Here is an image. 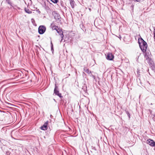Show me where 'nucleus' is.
Returning a JSON list of instances; mask_svg holds the SVG:
<instances>
[{"label":"nucleus","instance_id":"1","mask_svg":"<svg viewBox=\"0 0 155 155\" xmlns=\"http://www.w3.org/2000/svg\"><path fill=\"white\" fill-rule=\"evenodd\" d=\"M138 42L140 47L142 51L143 52L146 51V49L147 47V45L146 42L141 38L138 39Z\"/></svg>","mask_w":155,"mask_h":155},{"label":"nucleus","instance_id":"2","mask_svg":"<svg viewBox=\"0 0 155 155\" xmlns=\"http://www.w3.org/2000/svg\"><path fill=\"white\" fill-rule=\"evenodd\" d=\"M46 28L45 26L44 25H40L39 26L38 28V33L40 34H42L44 33L46 31Z\"/></svg>","mask_w":155,"mask_h":155},{"label":"nucleus","instance_id":"3","mask_svg":"<svg viewBox=\"0 0 155 155\" xmlns=\"http://www.w3.org/2000/svg\"><path fill=\"white\" fill-rule=\"evenodd\" d=\"M145 58L149 65L151 66H152L153 64V62L151 58V57H147V58Z\"/></svg>","mask_w":155,"mask_h":155},{"label":"nucleus","instance_id":"4","mask_svg":"<svg viewBox=\"0 0 155 155\" xmlns=\"http://www.w3.org/2000/svg\"><path fill=\"white\" fill-rule=\"evenodd\" d=\"M146 143L150 145L151 146H155V142L152 140L150 139H148L147 140Z\"/></svg>","mask_w":155,"mask_h":155},{"label":"nucleus","instance_id":"5","mask_svg":"<svg viewBox=\"0 0 155 155\" xmlns=\"http://www.w3.org/2000/svg\"><path fill=\"white\" fill-rule=\"evenodd\" d=\"M106 58L107 60H112L114 58V56L111 53H108L106 55Z\"/></svg>","mask_w":155,"mask_h":155},{"label":"nucleus","instance_id":"6","mask_svg":"<svg viewBox=\"0 0 155 155\" xmlns=\"http://www.w3.org/2000/svg\"><path fill=\"white\" fill-rule=\"evenodd\" d=\"M64 35L63 32L61 29H60L59 28V38H61V42L63 40Z\"/></svg>","mask_w":155,"mask_h":155},{"label":"nucleus","instance_id":"7","mask_svg":"<svg viewBox=\"0 0 155 155\" xmlns=\"http://www.w3.org/2000/svg\"><path fill=\"white\" fill-rule=\"evenodd\" d=\"M50 26L53 30H56L57 32L58 33V30L57 29L58 26L56 25L54 22H53L52 23H51Z\"/></svg>","mask_w":155,"mask_h":155},{"label":"nucleus","instance_id":"8","mask_svg":"<svg viewBox=\"0 0 155 155\" xmlns=\"http://www.w3.org/2000/svg\"><path fill=\"white\" fill-rule=\"evenodd\" d=\"M57 85L58 84H57V82H55L54 94H55V95L58 96V88Z\"/></svg>","mask_w":155,"mask_h":155},{"label":"nucleus","instance_id":"9","mask_svg":"<svg viewBox=\"0 0 155 155\" xmlns=\"http://www.w3.org/2000/svg\"><path fill=\"white\" fill-rule=\"evenodd\" d=\"M48 124V121L46 122L41 127V129L43 130H45L47 129V125Z\"/></svg>","mask_w":155,"mask_h":155},{"label":"nucleus","instance_id":"10","mask_svg":"<svg viewBox=\"0 0 155 155\" xmlns=\"http://www.w3.org/2000/svg\"><path fill=\"white\" fill-rule=\"evenodd\" d=\"M144 52H145V54H144L145 58H147V57H150L151 54V53L150 51H145Z\"/></svg>","mask_w":155,"mask_h":155},{"label":"nucleus","instance_id":"11","mask_svg":"<svg viewBox=\"0 0 155 155\" xmlns=\"http://www.w3.org/2000/svg\"><path fill=\"white\" fill-rule=\"evenodd\" d=\"M70 3L72 8H74V6L76 5L75 2L74 0H69Z\"/></svg>","mask_w":155,"mask_h":155},{"label":"nucleus","instance_id":"12","mask_svg":"<svg viewBox=\"0 0 155 155\" xmlns=\"http://www.w3.org/2000/svg\"><path fill=\"white\" fill-rule=\"evenodd\" d=\"M52 14L54 17V18L57 21L58 19V15L57 12L55 11L53 12Z\"/></svg>","mask_w":155,"mask_h":155},{"label":"nucleus","instance_id":"13","mask_svg":"<svg viewBox=\"0 0 155 155\" xmlns=\"http://www.w3.org/2000/svg\"><path fill=\"white\" fill-rule=\"evenodd\" d=\"M6 1L8 4H9L10 5L12 6L13 8H14V6H13L12 3L10 2V0H6Z\"/></svg>","mask_w":155,"mask_h":155},{"label":"nucleus","instance_id":"14","mask_svg":"<svg viewBox=\"0 0 155 155\" xmlns=\"http://www.w3.org/2000/svg\"><path fill=\"white\" fill-rule=\"evenodd\" d=\"M25 12L28 14H30L32 13V12L30 11L28 9H27L26 8H25Z\"/></svg>","mask_w":155,"mask_h":155},{"label":"nucleus","instance_id":"15","mask_svg":"<svg viewBox=\"0 0 155 155\" xmlns=\"http://www.w3.org/2000/svg\"><path fill=\"white\" fill-rule=\"evenodd\" d=\"M51 51H52V52L53 53V51H54L53 50V44L52 43V41H51Z\"/></svg>","mask_w":155,"mask_h":155},{"label":"nucleus","instance_id":"16","mask_svg":"<svg viewBox=\"0 0 155 155\" xmlns=\"http://www.w3.org/2000/svg\"><path fill=\"white\" fill-rule=\"evenodd\" d=\"M85 72L88 74H90L91 73V71H89V69H87L85 71Z\"/></svg>","mask_w":155,"mask_h":155},{"label":"nucleus","instance_id":"17","mask_svg":"<svg viewBox=\"0 0 155 155\" xmlns=\"http://www.w3.org/2000/svg\"><path fill=\"white\" fill-rule=\"evenodd\" d=\"M151 68L153 70H155V65L154 64L152 65V66H150Z\"/></svg>","mask_w":155,"mask_h":155},{"label":"nucleus","instance_id":"18","mask_svg":"<svg viewBox=\"0 0 155 155\" xmlns=\"http://www.w3.org/2000/svg\"><path fill=\"white\" fill-rule=\"evenodd\" d=\"M126 113L127 114V115L128 116L129 118H130V114L127 111H126Z\"/></svg>","mask_w":155,"mask_h":155},{"label":"nucleus","instance_id":"19","mask_svg":"<svg viewBox=\"0 0 155 155\" xmlns=\"http://www.w3.org/2000/svg\"><path fill=\"white\" fill-rule=\"evenodd\" d=\"M52 2L54 3H57L58 2V0H50Z\"/></svg>","mask_w":155,"mask_h":155},{"label":"nucleus","instance_id":"20","mask_svg":"<svg viewBox=\"0 0 155 155\" xmlns=\"http://www.w3.org/2000/svg\"><path fill=\"white\" fill-rule=\"evenodd\" d=\"M153 35H154V41H155V27L154 28L153 30Z\"/></svg>","mask_w":155,"mask_h":155},{"label":"nucleus","instance_id":"21","mask_svg":"<svg viewBox=\"0 0 155 155\" xmlns=\"http://www.w3.org/2000/svg\"><path fill=\"white\" fill-rule=\"evenodd\" d=\"M13 6H14V8H13L14 9H15L16 8H17L19 9H20V8H19L17 6V5H13Z\"/></svg>","mask_w":155,"mask_h":155},{"label":"nucleus","instance_id":"22","mask_svg":"<svg viewBox=\"0 0 155 155\" xmlns=\"http://www.w3.org/2000/svg\"><path fill=\"white\" fill-rule=\"evenodd\" d=\"M59 97H60L61 99H62V98L63 97L61 95V94L60 93H59Z\"/></svg>","mask_w":155,"mask_h":155},{"label":"nucleus","instance_id":"23","mask_svg":"<svg viewBox=\"0 0 155 155\" xmlns=\"http://www.w3.org/2000/svg\"><path fill=\"white\" fill-rule=\"evenodd\" d=\"M135 0L136 2H140L143 1L144 0Z\"/></svg>","mask_w":155,"mask_h":155},{"label":"nucleus","instance_id":"24","mask_svg":"<svg viewBox=\"0 0 155 155\" xmlns=\"http://www.w3.org/2000/svg\"><path fill=\"white\" fill-rule=\"evenodd\" d=\"M31 20L32 22H33V21H35L34 20L33 18L31 19Z\"/></svg>","mask_w":155,"mask_h":155},{"label":"nucleus","instance_id":"25","mask_svg":"<svg viewBox=\"0 0 155 155\" xmlns=\"http://www.w3.org/2000/svg\"><path fill=\"white\" fill-rule=\"evenodd\" d=\"M62 124H64V121L63 120H62Z\"/></svg>","mask_w":155,"mask_h":155},{"label":"nucleus","instance_id":"26","mask_svg":"<svg viewBox=\"0 0 155 155\" xmlns=\"http://www.w3.org/2000/svg\"><path fill=\"white\" fill-rule=\"evenodd\" d=\"M91 75L94 78H95V76L93 75L92 74H91Z\"/></svg>","mask_w":155,"mask_h":155},{"label":"nucleus","instance_id":"27","mask_svg":"<svg viewBox=\"0 0 155 155\" xmlns=\"http://www.w3.org/2000/svg\"><path fill=\"white\" fill-rule=\"evenodd\" d=\"M89 10H90V11H91V8H89Z\"/></svg>","mask_w":155,"mask_h":155},{"label":"nucleus","instance_id":"28","mask_svg":"<svg viewBox=\"0 0 155 155\" xmlns=\"http://www.w3.org/2000/svg\"><path fill=\"white\" fill-rule=\"evenodd\" d=\"M54 100L55 102H56V101H55V99H54Z\"/></svg>","mask_w":155,"mask_h":155},{"label":"nucleus","instance_id":"29","mask_svg":"<svg viewBox=\"0 0 155 155\" xmlns=\"http://www.w3.org/2000/svg\"><path fill=\"white\" fill-rule=\"evenodd\" d=\"M11 6V8H12V6Z\"/></svg>","mask_w":155,"mask_h":155},{"label":"nucleus","instance_id":"30","mask_svg":"<svg viewBox=\"0 0 155 155\" xmlns=\"http://www.w3.org/2000/svg\"><path fill=\"white\" fill-rule=\"evenodd\" d=\"M50 116H51V117L52 116V115H51Z\"/></svg>","mask_w":155,"mask_h":155},{"label":"nucleus","instance_id":"31","mask_svg":"<svg viewBox=\"0 0 155 155\" xmlns=\"http://www.w3.org/2000/svg\"><path fill=\"white\" fill-rule=\"evenodd\" d=\"M121 37L120 36V38H121Z\"/></svg>","mask_w":155,"mask_h":155},{"label":"nucleus","instance_id":"32","mask_svg":"<svg viewBox=\"0 0 155 155\" xmlns=\"http://www.w3.org/2000/svg\"><path fill=\"white\" fill-rule=\"evenodd\" d=\"M121 37L120 36V38H121Z\"/></svg>","mask_w":155,"mask_h":155}]
</instances>
